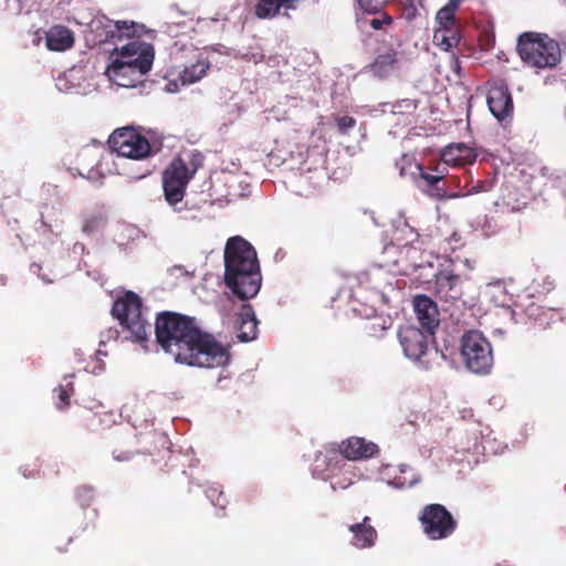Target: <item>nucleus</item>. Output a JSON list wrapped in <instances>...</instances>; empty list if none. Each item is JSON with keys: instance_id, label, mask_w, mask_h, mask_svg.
<instances>
[{"instance_id": "nucleus-1", "label": "nucleus", "mask_w": 566, "mask_h": 566, "mask_svg": "<svg viewBox=\"0 0 566 566\" xmlns=\"http://www.w3.org/2000/svg\"><path fill=\"white\" fill-rule=\"evenodd\" d=\"M154 333L157 345L179 364L213 369L228 363V350L213 336L201 332L192 316L159 313Z\"/></svg>"}, {"instance_id": "nucleus-37", "label": "nucleus", "mask_w": 566, "mask_h": 566, "mask_svg": "<svg viewBox=\"0 0 566 566\" xmlns=\"http://www.w3.org/2000/svg\"><path fill=\"white\" fill-rule=\"evenodd\" d=\"M206 494H207V499H209V500L222 499V496H223L222 491L214 486L207 489Z\"/></svg>"}, {"instance_id": "nucleus-41", "label": "nucleus", "mask_w": 566, "mask_h": 566, "mask_svg": "<svg viewBox=\"0 0 566 566\" xmlns=\"http://www.w3.org/2000/svg\"><path fill=\"white\" fill-rule=\"evenodd\" d=\"M429 170H431L432 172L431 174H440V172H446L444 170H441L440 169V165H434L432 167H429Z\"/></svg>"}, {"instance_id": "nucleus-39", "label": "nucleus", "mask_w": 566, "mask_h": 566, "mask_svg": "<svg viewBox=\"0 0 566 566\" xmlns=\"http://www.w3.org/2000/svg\"><path fill=\"white\" fill-rule=\"evenodd\" d=\"M211 503H213L214 506H218L219 509L223 510L226 509V505H228V500L226 499V496L216 497L211 500Z\"/></svg>"}, {"instance_id": "nucleus-40", "label": "nucleus", "mask_w": 566, "mask_h": 566, "mask_svg": "<svg viewBox=\"0 0 566 566\" xmlns=\"http://www.w3.org/2000/svg\"><path fill=\"white\" fill-rule=\"evenodd\" d=\"M49 467L54 469V475H57L60 473V469L57 468V461L56 460H52L51 462H49Z\"/></svg>"}, {"instance_id": "nucleus-24", "label": "nucleus", "mask_w": 566, "mask_h": 566, "mask_svg": "<svg viewBox=\"0 0 566 566\" xmlns=\"http://www.w3.org/2000/svg\"><path fill=\"white\" fill-rule=\"evenodd\" d=\"M460 35L455 29H437L433 33V43L444 51L457 46Z\"/></svg>"}, {"instance_id": "nucleus-23", "label": "nucleus", "mask_w": 566, "mask_h": 566, "mask_svg": "<svg viewBox=\"0 0 566 566\" xmlns=\"http://www.w3.org/2000/svg\"><path fill=\"white\" fill-rule=\"evenodd\" d=\"M360 287L376 295H382L386 282L380 272H365L358 276Z\"/></svg>"}, {"instance_id": "nucleus-15", "label": "nucleus", "mask_w": 566, "mask_h": 566, "mask_svg": "<svg viewBox=\"0 0 566 566\" xmlns=\"http://www.w3.org/2000/svg\"><path fill=\"white\" fill-rule=\"evenodd\" d=\"M397 63L398 52L396 49L391 44H382L377 48L375 60L370 63L369 70L375 76L385 78L396 70Z\"/></svg>"}, {"instance_id": "nucleus-3", "label": "nucleus", "mask_w": 566, "mask_h": 566, "mask_svg": "<svg viewBox=\"0 0 566 566\" xmlns=\"http://www.w3.org/2000/svg\"><path fill=\"white\" fill-rule=\"evenodd\" d=\"M262 284L256 250H224V285L238 300L256 296Z\"/></svg>"}, {"instance_id": "nucleus-9", "label": "nucleus", "mask_w": 566, "mask_h": 566, "mask_svg": "<svg viewBox=\"0 0 566 566\" xmlns=\"http://www.w3.org/2000/svg\"><path fill=\"white\" fill-rule=\"evenodd\" d=\"M108 147L120 157L140 160L151 154L148 139L133 127H122L112 133Z\"/></svg>"}, {"instance_id": "nucleus-34", "label": "nucleus", "mask_w": 566, "mask_h": 566, "mask_svg": "<svg viewBox=\"0 0 566 566\" xmlns=\"http://www.w3.org/2000/svg\"><path fill=\"white\" fill-rule=\"evenodd\" d=\"M224 248H253V245L240 235L228 239Z\"/></svg>"}, {"instance_id": "nucleus-17", "label": "nucleus", "mask_w": 566, "mask_h": 566, "mask_svg": "<svg viewBox=\"0 0 566 566\" xmlns=\"http://www.w3.org/2000/svg\"><path fill=\"white\" fill-rule=\"evenodd\" d=\"M419 170L418 187L422 192L431 198L446 199L448 198L447 188L444 187L446 172L431 174L423 169L421 165L417 166Z\"/></svg>"}, {"instance_id": "nucleus-13", "label": "nucleus", "mask_w": 566, "mask_h": 566, "mask_svg": "<svg viewBox=\"0 0 566 566\" xmlns=\"http://www.w3.org/2000/svg\"><path fill=\"white\" fill-rule=\"evenodd\" d=\"M343 458L350 461L366 460L378 453V447L371 441H367L360 437H350L339 443V448H335Z\"/></svg>"}, {"instance_id": "nucleus-36", "label": "nucleus", "mask_w": 566, "mask_h": 566, "mask_svg": "<svg viewBox=\"0 0 566 566\" xmlns=\"http://www.w3.org/2000/svg\"><path fill=\"white\" fill-rule=\"evenodd\" d=\"M492 289L499 291V292H502V297H499L496 295H494V301L497 302V304L502 305V306H505L509 301H510V297H507L506 295H504V289L503 286L501 285V283H494L492 284Z\"/></svg>"}, {"instance_id": "nucleus-20", "label": "nucleus", "mask_w": 566, "mask_h": 566, "mask_svg": "<svg viewBox=\"0 0 566 566\" xmlns=\"http://www.w3.org/2000/svg\"><path fill=\"white\" fill-rule=\"evenodd\" d=\"M73 32L64 25H53L45 34V44L50 51L63 52L74 45Z\"/></svg>"}, {"instance_id": "nucleus-31", "label": "nucleus", "mask_w": 566, "mask_h": 566, "mask_svg": "<svg viewBox=\"0 0 566 566\" xmlns=\"http://www.w3.org/2000/svg\"><path fill=\"white\" fill-rule=\"evenodd\" d=\"M388 0H357L361 10L367 13H377L387 3Z\"/></svg>"}, {"instance_id": "nucleus-10", "label": "nucleus", "mask_w": 566, "mask_h": 566, "mask_svg": "<svg viewBox=\"0 0 566 566\" xmlns=\"http://www.w3.org/2000/svg\"><path fill=\"white\" fill-rule=\"evenodd\" d=\"M486 102L490 112L499 122H503L513 116V98L505 81L493 80L489 82Z\"/></svg>"}, {"instance_id": "nucleus-27", "label": "nucleus", "mask_w": 566, "mask_h": 566, "mask_svg": "<svg viewBox=\"0 0 566 566\" xmlns=\"http://www.w3.org/2000/svg\"><path fill=\"white\" fill-rule=\"evenodd\" d=\"M324 461L326 463V471L329 472V474H333L336 469H338V464L342 462V460H346L342 457V454L336 451L335 447H331L324 451H319L318 455H316V461Z\"/></svg>"}, {"instance_id": "nucleus-25", "label": "nucleus", "mask_w": 566, "mask_h": 566, "mask_svg": "<svg viewBox=\"0 0 566 566\" xmlns=\"http://www.w3.org/2000/svg\"><path fill=\"white\" fill-rule=\"evenodd\" d=\"M209 69V63L199 61L196 64L186 67L179 75V80L182 85L193 84L201 80Z\"/></svg>"}, {"instance_id": "nucleus-7", "label": "nucleus", "mask_w": 566, "mask_h": 566, "mask_svg": "<svg viewBox=\"0 0 566 566\" xmlns=\"http://www.w3.org/2000/svg\"><path fill=\"white\" fill-rule=\"evenodd\" d=\"M419 525L424 536L431 541H442L452 536L457 530L453 515L439 503L424 505L419 513Z\"/></svg>"}, {"instance_id": "nucleus-30", "label": "nucleus", "mask_w": 566, "mask_h": 566, "mask_svg": "<svg viewBox=\"0 0 566 566\" xmlns=\"http://www.w3.org/2000/svg\"><path fill=\"white\" fill-rule=\"evenodd\" d=\"M438 29H455V14L450 10L441 8L436 17Z\"/></svg>"}, {"instance_id": "nucleus-4", "label": "nucleus", "mask_w": 566, "mask_h": 566, "mask_svg": "<svg viewBox=\"0 0 566 566\" xmlns=\"http://www.w3.org/2000/svg\"><path fill=\"white\" fill-rule=\"evenodd\" d=\"M203 157L196 153L188 163L176 157L163 172V188L167 202L175 206L182 201L187 186L197 170L202 166Z\"/></svg>"}, {"instance_id": "nucleus-26", "label": "nucleus", "mask_w": 566, "mask_h": 566, "mask_svg": "<svg viewBox=\"0 0 566 566\" xmlns=\"http://www.w3.org/2000/svg\"><path fill=\"white\" fill-rule=\"evenodd\" d=\"M106 224V217L103 211L87 212L83 216L82 232L93 234Z\"/></svg>"}, {"instance_id": "nucleus-38", "label": "nucleus", "mask_w": 566, "mask_h": 566, "mask_svg": "<svg viewBox=\"0 0 566 566\" xmlns=\"http://www.w3.org/2000/svg\"><path fill=\"white\" fill-rule=\"evenodd\" d=\"M462 0H449L448 3L443 7L446 10H450L455 14L457 10L460 7Z\"/></svg>"}, {"instance_id": "nucleus-21", "label": "nucleus", "mask_w": 566, "mask_h": 566, "mask_svg": "<svg viewBox=\"0 0 566 566\" xmlns=\"http://www.w3.org/2000/svg\"><path fill=\"white\" fill-rule=\"evenodd\" d=\"M235 323H238V338H240V342H251L256 338L258 322L254 310L250 304L241 305Z\"/></svg>"}, {"instance_id": "nucleus-32", "label": "nucleus", "mask_w": 566, "mask_h": 566, "mask_svg": "<svg viewBox=\"0 0 566 566\" xmlns=\"http://www.w3.org/2000/svg\"><path fill=\"white\" fill-rule=\"evenodd\" d=\"M406 233H410V234L413 233L412 229L410 227H408L407 224L403 226L402 228L395 229L392 241H391L390 245H392V248H408L409 242H406L402 244L399 242L401 237Z\"/></svg>"}, {"instance_id": "nucleus-12", "label": "nucleus", "mask_w": 566, "mask_h": 566, "mask_svg": "<svg viewBox=\"0 0 566 566\" xmlns=\"http://www.w3.org/2000/svg\"><path fill=\"white\" fill-rule=\"evenodd\" d=\"M413 313L418 318L421 329L427 334H433L439 325V312L436 303L426 295L413 296Z\"/></svg>"}, {"instance_id": "nucleus-33", "label": "nucleus", "mask_w": 566, "mask_h": 566, "mask_svg": "<svg viewBox=\"0 0 566 566\" xmlns=\"http://www.w3.org/2000/svg\"><path fill=\"white\" fill-rule=\"evenodd\" d=\"M336 125L338 132L343 135L347 134L349 129L354 128L356 125V119L352 116H339L336 118Z\"/></svg>"}, {"instance_id": "nucleus-11", "label": "nucleus", "mask_w": 566, "mask_h": 566, "mask_svg": "<svg viewBox=\"0 0 566 566\" xmlns=\"http://www.w3.org/2000/svg\"><path fill=\"white\" fill-rule=\"evenodd\" d=\"M432 334L426 333L424 329L416 328L415 326L407 325L398 331V340L402 346L403 355L406 357L418 361L422 358L428 350V338Z\"/></svg>"}, {"instance_id": "nucleus-35", "label": "nucleus", "mask_w": 566, "mask_h": 566, "mask_svg": "<svg viewBox=\"0 0 566 566\" xmlns=\"http://www.w3.org/2000/svg\"><path fill=\"white\" fill-rule=\"evenodd\" d=\"M392 23V18L389 14H382L381 18H373L369 21V25L375 30H380L384 25H390Z\"/></svg>"}, {"instance_id": "nucleus-5", "label": "nucleus", "mask_w": 566, "mask_h": 566, "mask_svg": "<svg viewBox=\"0 0 566 566\" xmlns=\"http://www.w3.org/2000/svg\"><path fill=\"white\" fill-rule=\"evenodd\" d=\"M517 52L527 65L552 69L560 62L559 44L547 35L524 33L518 38Z\"/></svg>"}, {"instance_id": "nucleus-28", "label": "nucleus", "mask_w": 566, "mask_h": 566, "mask_svg": "<svg viewBox=\"0 0 566 566\" xmlns=\"http://www.w3.org/2000/svg\"><path fill=\"white\" fill-rule=\"evenodd\" d=\"M75 501L80 503L81 507L86 509L94 501V488L87 484H81L75 489Z\"/></svg>"}, {"instance_id": "nucleus-42", "label": "nucleus", "mask_w": 566, "mask_h": 566, "mask_svg": "<svg viewBox=\"0 0 566 566\" xmlns=\"http://www.w3.org/2000/svg\"><path fill=\"white\" fill-rule=\"evenodd\" d=\"M128 458L127 457H123V455H115V460L117 461H125L127 460Z\"/></svg>"}, {"instance_id": "nucleus-6", "label": "nucleus", "mask_w": 566, "mask_h": 566, "mask_svg": "<svg viewBox=\"0 0 566 566\" xmlns=\"http://www.w3.org/2000/svg\"><path fill=\"white\" fill-rule=\"evenodd\" d=\"M112 315L119 321L123 329L130 334V339L137 344L149 340L151 325L147 323L142 314V300L134 292H127L115 300L112 306Z\"/></svg>"}, {"instance_id": "nucleus-8", "label": "nucleus", "mask_w": 566, "mask_h": 566, "mask_svg": "<svg viewBox=\"0 0 566 566\" xmlns=\"http://www.w3.org/2000/svg\"><path fill=\"white\" fill-rule=\"evenodd\" d=\"M461 356L467 369L475 374H488L493 365L490 343L475 331L467 332L461 337Z\"/></svg>"}, {"instance_id": "nucleus-14", "label": "nucleus", "mask_w": 566, "mask_h": 566, "mask_svg": "<svg viewBox=\"0 0 566 566\" xmlns=\"http://www.w3.org/2000/svg\"><path fill=\"white\" fill-rule=\"evenodd\" d=\"M148 71H140L123 63L111 62L107 66L105 74L116 85L122 87H136L144 83L145 76Z\"/></svg>"}, {"instance_id": "nucleus-2", "label": "nucleus", "mask_w": 566, "mask_h": 566, "mask_svg": "<svg viewBox=\"0 0 566 566\" xmlns=\"http://www.w3.org/2000/svg\"><path fill=\"white\" fill-rule=\"evenodd\" d=\"M92 30L101 43H118L132 40L111 53L113 62L129 64L130 67L140 71H150L155 50L153 44L142 41L139 38L146 32L144 24L132 20H112L106 15L96 17L92 21Z\"/></svg>"}, {"instance_id": "nucleus-29", "label": "nucleus", "mask_w": 566, "mask_h": 566, "mask_svg": "<svg viewBox=\"0 0 566 566\" xmlns=\"http://www.w3.org/2000/svg\"><path fill=\"white\" fill-rule=\"evenodd\" d=\"M54 392L59 395V403H56V407H59L60 410L67 408L69 399H71V396L73 395V385L71 382L60 385L54 389Z\"/></svg>"}, {"instance_id": "nucleus-22", "label": "nucleus", "mask_w": 566, "mask_h": 566, "mask_svg": "<svg viewBox=\"0 0 566 566\" xmlns=\"http://www.w3.org/2000/svg\"><path fill=\"white\" fill-rule=\"evenodd\" d=\"M300 0H259L254 7V14L259 19H273L282 8L295 10Z\"/></svg>"}, {"instance_id": "nucleus-16", "label": "nucleus", "mask_w": 566, "mask_h": 566, "mask_svg": "<svg viewBox=\"0 0 566 566\" xmlns=\"http://www.w3.org/2000/svg\"><path fill=\"white\" fill-rule=\"evenodd\" d=\"M476 151L464 143L450 144L441 151L443 164L452 167H463L476 160Z\"/></svg>"}, {"instance_id": "nucleus-18", "label": "nucleus", "mask_w": 566, "mask_h": 566, "mask_svg": "<svg viewBox=\"0 0 566 566\" xmlns=\"http://www.w3.org/2000/svg\"><path fill=\"white\" fill-rule=\"evenodd\" d=\"M434 292L440 300L454 302L461 297L459 287V275L449 271H440L434 274Z\"/></svg>"}, {"instance_id": "nucleus-19", "label": "nucleus", "mask_w": 566, "mask_h": 566, "mask_svg": "<svg viewBox=\"0 0 566 566\" xmlns=\"http://www.w3.org/2000/svg\"><path fill=\"white\" fill-rule=\"evenodd\" d=\"M348 532L353 533L350 545H353L354 548H370L375 546V542H377V531L370 525L369 516H364L360 523L350 524Z\"/></svg>"}]
</instances>
